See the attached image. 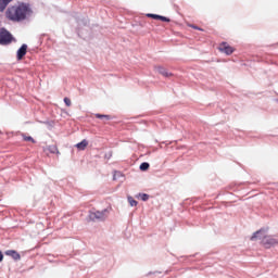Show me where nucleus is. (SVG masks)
<instances>
[{
  "mask_svg": "<svg viewBox=\"0 0 278 278\" xmlns=\"http://www.w3.org/2000/svg\"><path fill=\"white\" fill-rule=\"evenodd\" d=\"M14 0H0V12H5V8Z\"/></svg>",
  "mask_w": 278,
  "mask_h": 278,
  "instance_id": "10",
  "label": "nucleus"
},
{
  "mask_svg": "<svg viewBox=\"0 0 278 278\" xmlns=\"http://www.w3.org/2000/svg\"><path fill=\"white\" fill-rule=\"evenodd\" d=\"M108 211H97L90 214V217L92 218V220H103L106 218Z\"/></svg>",
  "mask_w": 278,
  "mask_h": 278,
  "instance_id": "5",
  "label": "nucleus"
},
{
  "mask_svg": "<svg viewBox=\"0 0 278 278\" xmlns=\"http://www.w3.org/2000/svg\"><path fill=\"white\" fill-rule=\"evenodd\" d=\"M149 166H150L149 163L143 162L140 165V170H149Z\"/></svg>",
  "mask_w": 278,
  "mask_h": 278,
  "instance_id": "15",
  "label": "nucleus"
},
{
  "mask_svg": "<svg viewBox=\"0 0 278 278\" xmlns=\"http://www.w3.org/2000/svg\"><path fill=\"white\" fill-rule=\"evenodd\" d=\"M262 240L261 243L265 249H270V247H275L277 244V239L266 236V229H260L258 231L254 232L253 236L251 237V240Z\"/></svg>",
  "mask_w": 278,
  "mask_h": 278,
  "instance_id": "2",
  "label": "nucleus"
},
{
  "mask_svg": "<svg viewBox=\"0 0 278 278\" xmlns=\"http://www.w3.org/2000/svg\"><path fill=\"white\" fill-rule=\"evenodd\" d=\"M154 71L160 75H163V77H173V73L168 72V70L163 66H155Z\"/></svg>",
  "mask_w": 278,
  "mask_h": 278,
  "instance_id": "7",
  "label": "nucleus"
},
{
  "mask_svg": "<svg viewBox=\"0 0 278 278\" xmlns=\"http://www.w3.org/2000/svg\"><path fill=\"white\" fill-rule=\"evenodd\" d=\"M141 199H142L143 201H149V194L143 193V194L141 195Z\"/></svg>",
  "mask_w": 278,
  "mask_h": 278,
  "instance_id": "18",
  "label": "nucleus"
},
{
  "mask_svg": "<svg viewBox=\"0 0 278 278\" xmlns=\"http://www.w3.org/2000/svg\"><path fill=\"white\" fill-rule=\"evenodd\" d=\"M12 42V34L5 28L0 27V45H10Z\"/></svg>",
  "mask_w": 278,
  "mask_h": 278,
  "instance_id": "3",
  "label": "nucleus"
},
{
  "mask_svg": "<svg viewBox=\"0 0 278 278\" xmlns=\"http://www.w3.org/2000/svg\"><path fill=\"white\" fill-rule=\"evenodd\" d=\"M29 7L22 3L20 5L10 7L5 12V16L9 21H13V23H21V21H25L27 18V14H29Z\"/></svg>",
  "mask_w": 278,
  "mask_h": 278,
  "instance_id": "1",
  "label": "nucleus"
},
{
  "mask_svg": "<svg viewBox=\"0 0 278 278\" xmlns=\"http://www.w3.org/2000/svg\"><path fill=\"white\" fill-rule=\"evenodd\" d=\"M4 253H5V255H9V257H12L16 262H18V260H21V254H18V252H16L15 250H8Z\"/></svg>",
  "mask_w": 278,
  "mask_h": 278,
  "instance_id": "8",
  "label": "nucleus"
},
{
  "mask_svg": "<svg viewBox=\"0 0 278 278\" xmlns=\"http://www.w3.org/2000/svg\"><path fill=\"white\" fill-rule=\"evenodd\" d=\"M128 202L131 207H136V205H138V201L134 200L131 197H128Z\"/></svg>",
  "mask_w": 278,
  "mask_h": 278,
  "instance_id": "14",
  "label": "nucleus"
},
{
  "mask_svg": "<svg viewBox=\"0 0 278 278\" xmlns=\"http://www.w3.org/2000/svg\"><path fill=\"white\" fill-rule=\"evenodd\" d=\"M64 103H65V105H67V108H71V105H72V102L68 98H64Z\"/></svg>",
  "mask_w": 278,
  "mask_h": 278,
  "instance_id": "17",
  "label": "nucleus"
},
{
  "mask_svg": "<svg viewBox=\"0 0 278 278\" xmlns=\"http://www.w3.org/2000/svg\"><path fill=\"white\" fill-rule=\"evenodd\" d=\"M86 147H88V140L86 139L76 144L78 151H86Z\"/></svg>",
  "mask_w": 278,
  "mask_h": 278,
  "instance_id": "11",
  "label": "nucleus"
},
{
  "mask_svg": "<svg viewBox=\"0 0 278 278\" xmlns=\"http://www.w3.org/2000/svg\"><path fill=\"white\" fill-rule=\"evenodd\" d=\"M46 151H49V153H60L58 146H49Z\"/></svg>",
  "mask_w": 278,
  "mask_h": 278,
  "instance_id": "12",
  "label": "nucleus"
},
{
  "mask_svg": "<svg viewBox=\"0 0 278 278\" xmlns=\"http://www.w3.org/2000/svg\"><path fill=\"white\" fill-rule=\"evenodd\" d=\"M0 262H3V252L0 251Z\"/></svg>",
  "mask_w": 278,
  "mask_h": 278,
  "instance_id": "19",
  "label": "nucleus"
},
{
  "mask_svg": "<svg viewBox=\"0 0 278 278\" xmlns=\"http://www.w3.org/2000/svg\"><path fill=\"white\" fill-rule=\"evenodd\" d=\"M218 49L222 53H225L226 55H231V53L236 51V49H233V47L229 46V43L227 42H222Z\"/></svg>",
  "mask_w": 278,
  "mask_h": 278,
  "instance_id": "4",
  "label": "nucleus"
},
{
  "mask_svg": "<svg viewBox=\"0 0 278 278\" xmlns=\"http://www.w3.org/2000/svg\"><path fill=\"white\" fill-rule=\"evenodd\" d=\"M96 118H100L102 121H110L112 117L110 115L96 114Z\"/></svg>",
  "mask_w": 278,
  "mask_h": 278,
  "instance_id": "13",
  "label": "nucleus"
},
{
  "mask_svg": "<svg viewBox=\"0 0 278 278\" xmlns=\"http://www.w3.org/2000/svg\"><path fill=\"white\" fill-rule=\"evenodd\" d=\"M23 138H24L25 142H33V144L36 143V140L29 136H24Z\"/></svg>",
  "mask_w": 278,
  "mask_h": 278,
  "instance_id": "16",
  "label": "nucleus"
},
{
  "mask_svg": "<svg viewBox=\"0 0 278 278\" xmlns=\"http://www.w3.org/2000/svg\"><path fill=\"white\" fill-rule=\"evenodd\" d=\"M148 18H154V21H162L163 23H170V18L153 13H148L147 14Z\"/></svg>",
  "mask_w": 278,
  "mask_h": 278,
  "instance_id": "6",
  "label": "nucleus"
},
{
  "mask_svg": "<svg viewBox=\"0 0 278 278\" xmlns=\"http://www.w3.org/2000/svg\"><path fill=\"white\" fill-rule=\"evenodd\" d=\"M27 55V45H22V47L17 50V60L25 58Z\"/></svg>",
  "mask_w": 278,
  "mask_h": 278,
  "instance_id": "9",
  "label": "nucleus"
},
{
  "mask_svg": "<svg viewBox=\"0 0 278 278\" xmlns=\"http://www.w3.org/2000/svg\"><path fill=\"white\" fill-rule=\"evenodd\" d=\"M193 29H199L200 31H203V29L199 28L198 26H192Z\"/></svg>",
  "mask_w": 278,
  "mask_h": 278,
  "instance_id": "20",
  "label": "nucleus"
}]
</instances>
